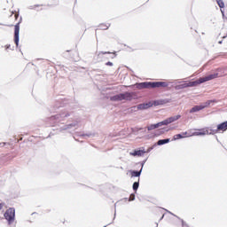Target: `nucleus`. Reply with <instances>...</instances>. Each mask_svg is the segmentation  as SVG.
<instances>
[{"label":"nucleus","instance_id":"412c9836","mask_svg":"<svg viewBox=\"0 0 227 227\" xmlns=\"http://www.w3.org/2000/svg\"><path fill=\"white\" fill-rule=\"evenodd\" d=\"M139 178L137 181L134 182L133 184H132V189L135 192V194L137 192V190L139 189Z\"/></svg>","mask_w":227,"mask_h":227},{"label":"nucleus","instance_id":"393cba45","mask_svg":"<svg viewBox=\"0 0 227 227\" xmlns=\"http://www.w3.org/2000/svg\"><path fill=\"white\" fill-rule=\"evenodd\" d=\"M80 137H95V133H86L80 135Z\"/></svg>","mask_w":227,"mask_h":227},{"label":"nucleus","instance_id":"5701e85b","mask_svg":"<svg viewBox=\"0 0 227 227\" xmlns=\"http://www.w3.org/2000/svg\"><path fill=\"white\" fill-rule=\"evenodd\" d=\"M148 132L152 131V130H155V129H157V124L154 123V124H149L147 127H146Z\"/></svg>","mask_w":227,"mask_h":227},{"label":"nucleus","instance_id":"ddd939ff","mask_svg":"<svg viewBox=\"0 0 227 227\" xmlns=\"http://www.w3.org/2000/svg\"><path fill=\"white\" fill-rule=\"evenodd\" d=\"M141 173H143V168H140L139 170H129L131 178H139L141 176Z\"/></svg>","mask_w":227,"mask_h":227},{"label":"nucleus","instance_id":"ea45409f","mask_svg":"<svg viewBox=\"0 0 227 227\" xmlns=\"http://www.w3.org/2000/svg\"><path fill=\"white\" fill-rule=\"evenodd\" d=\"M222 17H223V20H227V17L225 14H223V16H222Z\"/></svg>","mask_w":227,"mask_h":227},{"label":"nucleus","instance_id":"dca6fc26","mask_svg":"<svg viewBox=\"0 0 227 227\" xmlns=\"http://www.w3.org/2000/svg\"><path fill=\"white\" fill-rule=\"evenodd\" d=\"M100 54H104V55L107 54V55H108V56L106 57L107 59H114V58H116V56H117L116 51H114V52H111V51H100V52H99V56H100Z\"/></svg>","mask_w":227,"mask_h":227},{"label":"nucleus","instance_id":"20e7f679","mask_svg":"<svg viewBox=\"0 0 227 227\" xmlns=\"http://www.w3.org/2000/svg\"><path fill=\"white\" fill-rule=\"evenodd\" d=\"M4 219L7 221V224L12 225L15 223V207H9L4 214Z\"/></svg>","mask_w":227,"mask_h":227},{"label":"nucleus","instance_id":"79ce46f5","mask_svg":"<svg viewBox=\"0 0 227 227\" xmlns=\"http://www.w3.org/2000/svg\"><path fill=\"white\" fill-rule=\"evenodd\" d=\"M6 143L0 144V146H4Z\"/></svg>","mask_w":227,"mask_h":227},{"label":"nucleus","instance_id":"a878e982","mask_svg":"<svg viewBox=\"0 0 227 227\" xmlns=\"http://www.w3.org/2000/svg\"><path fill=\"white\" fill-rule=\"evenodd\" d=\"M215 1L218 4L220 10H223V8H224V1H223V0H215Z\"/></svg>","mask_w":227,"mask_h":227},{"label":"nucleus","instance_id":"cd10ccee","mask_svg":"<svg viewBox=\"0 0 227 227\" xmlns=\"http://www.w3.org/2000/svg\"><path fill=\"white\" fill-rule=\"evenodd\" d=\"M131 130L134 134H137V132H141V130H143V128L135 127L132 128Z\"/></svg>","mask_w":227,"mask_h":227},{"label":"nucleus","instance_id":"f704fd0d","mask_svg":"<svg viewBox=\"0 0 227 227\" xmlns=\"http://www.w3.org/2000/svg\"><path fill=\"white\" fill-rule=\"evenodd\" d=\"M152 150H153V147H149V148L145 151V153H150V152H152Z\"/></svg>","mask_w":227,"mask_h":227},{"label":"nucleus","instance_id":"6ab92c4d","mask_svg":"<svg viewBox=\"0 0 227 227\" xmlns=\"http://www.w3.org/2000/svg\"><path fill=\"white\" fill-rule=\"evenodd\" d=\"M164 132H169V129H168V128L160 129L156 130V132L154 133V136H155V137H159V136H162V134H164Z\"/></svg>","mask_w":227,"mask_h":227},{"label":"nucleus","instance_id":"39448f33","mask_svg":"<svg viewBox=\"0 0 227 227\" xmlns=\"http://www.w3.org/2000/svg\"><path fill=\"white\" fill-rule=\"evenodd\" d=\"M71 102H72V99H68V98L57 99L55 102V105L50 111L51 113H56V111H58L59 107H65V106H67V104H70Z\"/></svg>","mask_w":227,"mask_h":227},{"label":"nucleus","instance_id":"f8f14e48","mask_svg":"<svg viewBox=\"0 0 227 227\" xmlns=\"http://www.w3.org/2000/svg\"><path fill=\"white\" fill-rule=\"evenodd\" d=\"M150 107H153V104H152V102L142 103L137 106V109L138 111H145L146 109H150Z\"/></svg>","mask_w":227,"mask_h":227},{"label":"nucleus","instance_id":"6e6552de","mask_svg":"<svg viewBox=\"0 0 227 227\" xmlns=\"http://www.w3.org/2000/svg\"><path fill=\"white\" fill-rule=\"evenodd\" d=\"M213 134H217V132H226L227 130V121L221 122L216 126V129H210Z\"/></svg>","mask_w":227,"mask_h":227},{"label":"nucleus","instance_id":"c756f323","mask_svg":"<svg viewBox=\"0 0 227 227\" xmlns=\"http://www.w3.org/2000/svg\"><path fill=\"white\" fill-rule=\"evenodd\" d=\"M146 160H148V158L137 163V164H140V168H142V171H143V168H145V164H146Z\"/></svg>","mask_w":227,"mask_h":227},{"label":"nucleus","instance_id":"423d86ee","mask_svg":"<svg viewBox=\"0 0 227 227\" xmlns=\"http://www.w3.org/2000/svg\"><path fill=\"white\" fill-rule=\"evenodd\" d=\"M22 18H20V21L14 26V43L16 47H19V42H20V22Z\"/></svg>","mask_w":227,"mask_h":227},{"label":"nucleus","instance_id":"f3484780","mask_svg":"<svg viewBox=\"0 0 227 227\" xmlns=\"http://www.w3.org/2000/svg\"><path fill=\"white\" fill-rule=\"evenodd\" d=\"M203 105L194 106L193 107H192V109H190L189 113L192 114L193 113H199V111H203Z\"/></svg>","mask_w":227,"mask_h":227},{"label":"nucleus","instance_id":"a211bd4d","mask_svg":"<svg viewBox=\"0 0 227 227\" xmlns=\"http://www.w3.org/2000/svg\"><path fill=\"white\" fill-rule=\"evenodd\" d=\"M207 134L212 135L214 134L212 130H210V132H208L207 129H200V131H196L194 132V136H207Z\"/></svg>","mask_w":227,"mask_h":227},{"label":"nucleus","instance_id":"58836bf2","mask_svg":"<svg viewBox=\"0 0 227 227\" xmlns=\"http://www.w3.org/2000/svg\"><path fill=\"white\" fill-rule=\"evenodd\" d=\"M222 17H224V11L221 9Z\"/></svg>","mask_w":227,"mask_h":227},{"label":"nucleus","instance_id":"49530a36","mask_svg":"<svg viewBox=\"0 0 227 227\" xmlns=\"http://www.w3.org/2000/svg\"><path fill=\"white\" fill-rule=\"evenodd\" d=\"M104 227H107V225H105Z\"/></svg>","mask_w":227,"mask_h":227},{"label":"nucleus","instance_id":"4468645a","mask_svg":"<svg viewBox=\"0 0 227 227\" xmlns=\"http://www.w3.org/2000/svg\"><path fill=\"white\" fill-rule=\"evenodd\" d=\"M187 134V131L176 134L173 137L172 141H178V139H185V137H189Z\"/></svg>","mask_w":227,"mask_h":227},{"label":"nucleus","instance_id":"f03ea898","mask_svg":"<svg viewBox=\"0 0 227 227\" xmlns=\"http://www.w3.org/2000/svg\"><path fill=\"white\" fill-rule=\"evenodd\" d=\"M219 77V73H215L211 74H207L204 77H200L193 82H184L175 86V90H185V88H194L196 86H200V84H203V82H208V81H213V79H217Z\"/></svg>","mask_w":227,"mask_h":227},{"label":"nucleus","instance_id":"9d476101","mask_svg":"<svg viewBox=\"0 0 227 227\" xmlns=\"http://www.w3.org/2000/svg\"><path fill=\"white\" fill-rule=\"evenodd\" d=\"M168 82H151V90L154 88H168Z\"/></svg>","mask_w":227,"mask_h":227},{"label":"nucleus","instance_id":"7ed1b4c3","mask_svg":"<svg viewBox=\"0 0 227 227\" xmlns=\"http://www.w3.org/2000/svg\"><path fill=\"white\" fill-rule=\"evenodd\" d=\"M137 98H139V97L137 93L134 91L121 92L110 97L111 102H121L122 100L131 102V100H137Z\"/></svg>","mask_w":227,"mask_h":227},{"label":"nucleus","instance_id":"1a4fd4ad","mask_svg":"<svg viewBox=\"0 0 227 227\" xmlns=\"http://www.w3.org/2000/svg\"><path fill=\"white\" fill-rule=\"evenodd\" d=\"M145 153H146L145 147H140L137 149H134L133 152L129 153V155H131V157H143Z\"/></svg>","mask_w":227,"mask_h":227},{"label":"nucleus","instance_id":"2eb2a0df","mask_svg":"<svg viewBox=\"0 0 227 227\" xmlns=\"http://www.w3.org/2000/svg\"><path fill=\"white\" fill-rule=\"evenodd\" d=\"M180 118H182V115L177 114L176 116H172V117L165 119V121L167 122V125H169V123H173L174 121L180 120Z\"/></svg>","mask_w":227,"mask_h":227},{"label":"nucleus","instance_id":"4c0bfd02","mask_svg":"<svg viewBox=\"0 0 227 227\" xmlns=\"http://www.w3.org/2000/svg\"><path fill=\"white\" fill-rule=\"evenodd\" d=\"M164 214L161 215V217L160 218V220H159V223H160V221H162V219H164Z\"/></svg>","mask_w":227,"mask_h":227},{"label":"nucleus","instance_id":"72a5a7b5","mask_svg":"<svg viewBox=\"0 0 227 227\" xmlns=\"http://www.w3.org/2000/svg\"><path fill=\"white\" fill-rule=\"evenodd\" d=\"M113 65H114V64H113V62H111V61H108V62L106 63V67H113Z\"/></svg>","mask_w":227,"mask_h":227},{"label":"nucleus","instance_id":"a18cd8bd","mask_svg":"<svg viewBox=\"0 0 227 227\" xmlns=\"http://www.w3.org/2000/svg\"><path fill=\"white\" fill-rule=\"evenodd\" d=\"M156 227H159V223H156Z\"/></svg>","mask_w":227,"mask_h":227},{"label":"nucleus","instance_id":"aec40b11","mask_svg":"<svg viewBox=\"0 0 227 227\" xmlns=\"http://www.w3.org/2000/svg\"><path fill=\"white\" fill-rule=\"evenodd\" d=\"M171 138H164V139H160L157 141L158 146H162L163 145H168V143H170Z\"/></svg>","mask_w":227,"mask_h":227},{"label":"nucleus","instance_id":"2f4dec72","mask_svg":"<svg viewBox=\"0 0 227 227\" xmlns=\"http://www.w3.org/2000/svg\"><path fill=\"white\" fill-rule=\"evenodd\" d=\"M162 210H165L166 212H168V214H170L171 215H174L175 217H177V219H180V217L176 216L175 214L171 213L169 210H168L166 208H162Z\"/></svg>","mask_w":227,"mask_h":227},{"label":"nucleus","instance_id":"a19ab883","mask_svg":"<svg viewBox=\"0 0 227 227\" xmlns=\"http://www.w3.org/2000/svg\"><path fill=\"white\" fill-rule=\"evenodd\" d=\"M0 210H3V204L0 203Z\"/></svg>","mask_w":227,"mask_h":227},{"label":"nucleus","instance_id":"473e14b6","mask_svg":"<svg viewBox=\"0 0 227 227\" xmlns=\"http://www.w3.org/2000/svg\"><path fill=\"white\" fill-rule=\"evenodd\" d=\"M4 47H5V51H8V49H10L11 51H13V47L12 48L11 44H6Z\"/></svg>","mask_w":227,"mask_h":227},{"label":"nucleus","instance_id":"4be33fe9","mask_svg":"<svg viewBox=\"0 0 227 227\" xmlns=\"http://www.w3.org/2000/svg\"><path fill=\"white\" fill-rule=\"evenodd\" d=\"M110 27H111V24L107 25V24H104V23H102L98 26L99 29H101L103 31H106V29H109Z\"/></svg>","mask_w":227,"mask_h":227},{"label":"nucleus","instance_id":"c03bdc74","mask_svg":"<svg viewBox=\"0 0 227 227\" xmlns=\"http://www.w3.org/2000/svg\"><path fill=\"white\" fill-rule=\"evenodd\" d=\"M215 139L219 143V138H217V136H215Z\"/></svg>","mask_w":227,"mask_h":227},{"label":"nucleus","instance_id":"c85d7f7f","mask_svg":"<svg viewBox=\"0 0 227 227\" xmlns=\"http://www.w3.org/2000/svg\"><path fill=\"white\" fill-rule=\"evenodd\" d=\"M124 200H128L129 201H134L136 200V193H131L129 198H125Z\"/></svg>","mask_w":227,"mask_h":227},{"label":"nucleus","instance_id":"0eeeda50","mask_svg":"<svg viewBox=\"0 0 227 227\" xmlns=\"http://www.w3.org/2000/svg\"><path fill=\"white\" fill-rule=\"evenodd\" d=\"M130 87L136 88L137 90H151V82H137Z\"/></svg>","mask_w":227,"mask_h":227},{"label":"nucleus","instance_id":"c9c22d12","mask_svg":"<svg viewBox=\"0 0 227 227\" xmlns=\"http://www.w3.org/2000/svg\"><path fill=\"white\" fill-rule=\"evenodd\" d=\"M146 129H147V128H143V129L140 130V131H142L143 134H146Z\"/></svg>","mask_w":227,"mask_h":227},{"label":"nucleus","instance_id":"b1692460","mask_svg":"<svg viewBox=\"0 0 227 227\" xmlns=\"http://www.w3.org/2000/svg\"><path fill=\"white\" fill-rule=\"evenodd\" d=\"M164 125H168V122H166V120H163L160 122H157L156 123V128L159 129L160 127H164Z\"/></svg>","mask_w":227,"mask_h":227},{"label":"nucleus","instance_id":"9b49d317","mask_svg":"<svg viewBox=\"0 0 227 227\" xmlns=\"http://www.w3.org/2000/svg\"><path fill=\"white\" fill-rule=\"evenodd\" d=\"M171 103V98H164V99H156L153 101V106L154 107H157L158 106H164L165 104H169Z\"/></svg>","mask_w":227,"mask_h":227},{"label":"nucleus","instance_id":"37998d69","mask_svg":"<svg viewBox=\"0 0 227 227\" xmlns=\"http://www.w3.org/2000/svg\"><path fill=\"white\" fill-rule=\"evenodd\" d=\"M218 43L221 45L223 43V40L219 41Z\"/></svg>","mask_w":227,"mask_h":227},{"label":"nucleus","instance_id":"bb28decb","mask_svg":"<svg viewBox=\"0 0 227 227\" xmlns=\"http://www.w3.org/2000/svg\"><path fill=\"white\" fill-rule=\"evenodd\" d=\"M216 102L215 100H207L204 105H202V107L207 108L208 107V106H210V104Z\"/></svg>","mask_w":227,"mask_h":227},{"label":"nucleus","instance_id":"f257e3e1","mask_svg":"<svg viewBox=\"0 0 227 227\" xmlns=\"http://www.w3.org/2000/svg\"><path fill=\"white\" fill-rule=\"evenodd\" d=\"M69 116H72V113L67 111L51 116L48 119V121H50L51 127L58 128L56 129H53L56 132H51L47 137H51V136H54L55 134H59V132H63L64 130L77 129V127H79V121H74L72 123L63 125V121H66L67 118H69Z\"/></svg>","mask_w":227,"mask_h":227},{"label":"nucleus","instance_id":"e433bc0d","mask_svg":"<svg viewBox=\"0 0 227 227\" xmlns=\"http://www.w3.org/2000/svg\"><path fill=\"white\" fill-rule=\"evenodd\" d=\"M156 146H159V144L155 143L153 145L151 146V148H153V150Z\"/></svg>","mask_w":227,"mask_h":227},{"label":"nucleus","instance_id":"7c9ffc66","mask_svg":"<svg viewBox=\"0 0 227 227\" xmlns=\"http://www.w3.org/2000/svg\"><path fill=\"white\" fill-rule=\"evenodd\" d=\"M40 4H35V5H30L28 7V10H35V8H39Z\"/></svg>","mask_w":227,"mask_h":227}]
</instances>
